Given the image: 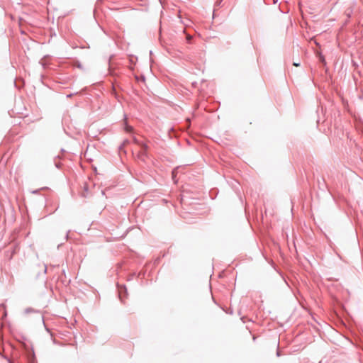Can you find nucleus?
Segmentation results:
<instances>
[{
  "instance_id": "f257e3e1",
  "label": "nucleus",
  "mask_w": 363,
  "mask_h": 363,
  "mask_svg": "<svg viewBox=\"0 0 363 363\" xmlns=\"http://www.w3.org/2000/svg\"><path fill=\"white\" fill-rule=\"evenodd\" d=\"M133 142L135 147L133 149V154L135 155L138 159L145 161L147 157L148 146L135 137L133 138Z\"/></svg>"
},
{
  "instance_id": "f03ea898",
  "label": "nucleus",
  "mask_w": 363,
  "mask_h": 363,
  "mask_svg": "<svg viewBox=\"0 0 363 363\" xmlns=\"http://www.w3.org/2000/svg\"><path fill=\"white\" fill-rule=\"evenodd\" d=\"M124 121H125V126H124L125 130L126 132H128V133H131L133 131V127L130 126V125H128L127 124V122H126L127 119L126 118L124 119Z\"/></svg>"
},
{
  "instance_id": "7ed1b4c3",
  "label": "nucleus",
  "mask_w": 363,
  "mask_h": 363,
  "mask_svg": "<svg viewBox=\"0 0 363 363\" xmlns=\"http://www.w3.org/2000/svg\"><path fill=\"white\" fill-rule=\"evenodd\" d=\"M135 148L137 149V150L140 151V153H144V150L142 149L141 147H135Z\"/></svg>"
},
{
  "instance_id": "20e7f679",
  "label": "nucleus",
  "mask_w": 363,
  "mask_h": 363,
  "mask_svg": "<svg viewBox=\"0 0 363 363\" xmlns=\"http://www.w3.org/2000/svg\"><path fill=\"white\" fill-rule=\"evenodd\" d=\"M320 60H321L323 62H325V59H324V57H320Z\"/></svg>"
},
{
  "instance_id": "39448f33",
  "label": "nucleus",
  "mask_w": 363,
  "mask_h": 363,
  "mask_svg": "<svg viewBox=\"0 0 363 363\" xmlns=\"http://www.w3.org/2000/svg\"><path fill=\"white\" fill-rule=\"evenodd\" d=\"M294 66H296V67H298V66H299V64H298V63H294Z\"/></svg>"
}]
</instances>
